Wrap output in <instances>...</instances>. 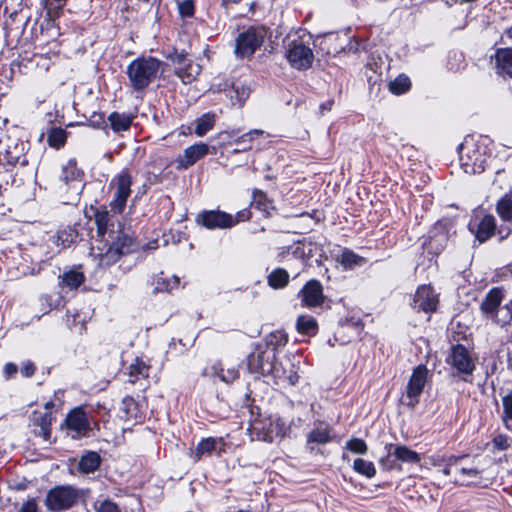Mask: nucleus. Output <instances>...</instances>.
Returning a JSON list of instances; mask_svg holds the SVG:
<instances>
[{"instance_id": "obj_1", "label": "nucleus", "mask_w": 512, "mask_h": 512, "mask_svg": "<svg viewBox=\"0 0 512 512\" xmlns=\"http://www.w3.org/2000/svg\"><path fill=\"white\" fill-rule=\"evenodd\" d=\"M105 241L108 243L107 250L98 254L100 265L109 266L116 262L122 255L129 254L133 251L135 243L129 229L118 222L116 229H111L109 238Z\"/></svg>"}, {"instance_id": "obj_2", "label": "nucleus", "mask_w": 512, "mask_h": 512, "mask_svg": "<svg viewBox=\"0 0 512 512\" xmlns=\"http://www.w3.org/2000/svg\"><path fill=\"white\" fill-rule=\"evenodd\" d=\"M161 62L155 58H139L134 60L127 68L131 86L136 90L147 87L157 76Z\"/></svg>"}, {"instance_id": "obj_3", "label": "nucleus", "mask_w": 512, "mask_h": 512, "mask_svg": "<svg viewBox=\"0 0 512 512\" xmlns=\"http://www.w3.org/2000/svg\"><path fill=\"white\" fill-rule=\"evenodd\" d=\"M266 37L267 29L265 27H249L239 34L235 53L241 58L250 57L264 43Z\"/></svg>"}, {"instance_id": "obj_4", "label": "nucleus", "mask_w": 512, "mask_h": 512, "mask_svg": "<svg viewBox=\"0 0 512 512\" xmlns=\"http://www.w3.org/2000/svg\"><path fill=\"white\" fill-rule=\"evenodd\" d=\"M78 492L71 486H58L51 489L46 496V505L50 510H66L78 500Z\"/></svg>"}, {"instance_id": "obj_5", "label": "nucleus", "mask_w": 512, "mask_h": 512, "mask_svg": "<svg viewBox=\"0 0 512 512\" xmlns=\"http://www.w3.org/2000/svg\"><path fill=\"white\" fill-rule=\"evenodd\" d=\"M287 59L293 68L304 70L311 67L314 54L303 42L293 40L288 45Z\"/></svg>"}, {"instance_id": "obj_6", "label": "nucleus", "mask_w": 512, "mask_h": 512, "mask_svg": "<svg viewBox=\"0 0 512 512\" xmlns=\"http://www.w3.org/2000/svg\"><path fill=\"white\" fill-rule=\"evenodd\" d=\"M427 374L428 370L424 365H419L413 370L406 389L407 401H404L408 407L414 408L418 404V397L425 387Z\"/></svg>"}, {"instance_id": "obj_7", "label": "nucleus", "mask_w": 512, "mask_h": 512, "mask_svg": "<svg viewBox=\"0 0 512 512\" xmlns=\"http://www.w3.org/2000/svg\"><path fill=\"white\" fill-rule=\"evenodd\" d=\"M450 362L454 369L457 370L459 374L464 376L471 375L475 370V360L472 357L470 351L463 345H456L453 347ZM466 380L465 377H463Z\"/></svg>"}, {"instance_id": "obj_8", "label": "nucleus", "mask_w": 512, "mask_h": 512, "mask_svg": "<svg viewBox=\"0 0 512 512\" xmlns=\"http://www.w3.org/2000/svg\"><path fill=\"white\" fill-rule=\"evenodd\" d=\"M249 218V212H242L239 214V219H236V221L233 220L232 216L220 212V211H208L203 213L200 216V221L203 224V226L213 229V228H228L233 226L235 223H237L240 220H245Z\"/></svg>"}, {"instance_id": "obj_9", "label": "nucleus", "mask_w": 512, "mask_h": 512, "mask_svg": "<svg viewBox=\"0 0 512 512\" xmlns=\"http://www.w3.org/2000/svg\"><path fill=\"white\" fill-rule=\"evenodd\" d=\"M132 184L131 176L123 171L116 177V195L114 200L111 202V209L117 213H121L125 206L127 198L130 195V187Z\"/></svg>"}, {"instance_id": "obj_10", "label": "nucleus", "mask_w": 512, "mask_h": 512, "mask_svg": "<svg viewBox=\"0 0 512 512\" xmlns=\"http://www.w3.org/2000/svg\"><path fill=\"white\" fill-rule=\"evenodd\" d=\"M253 430L262 433L265 441L272 442L275 438H283L286 435L285 423L277 418L274 422L270 421L266 427L261 421L255 420L252 423Z\"/></svg>"}, {"instance_id": "obj_11", "label": "nucleus", "mask_w": 512, "mask_h": 512, "mask_svg": "<svg viewBox=\"0 0 512 512\" xmlns=\"http://www.w3.org/2000/svg\"><path fill=\"white\" fill-rule=\"evenodd\" d=\"M302 303L307 307H317L323 304V288L319 281H309L301 290Z\"/></svg>"}, {"instance_id": "obj_12", "label": "nucleus", "mask_w": 512, "mask_h": 512, "mask_svg": "<svg viewBox=\"0 0 512 512\" xmlns=\"http://www.w3.org/2000/svg\"><path fill=\"white\" fill-rule=\"evenodd\" d=\"M21 144L10 137L0 140V161L6 164H16L22 155Z\"/></svg>"}, {"instance_id": "obj_13", "label": "nucleus", "mask_w": 512, "mask_h": 512, "mask_svg": "<svg viewBox=\"0 0 512 512\" xmlns=\"http://www.w3.org/2000/svg\"><path fill=\"white\" fill-rule=\"evenodd\" d=\"M414 308L428 312L436 309L438 299L430 286H421L414 296Z\"/></svg>"}, {"instance_id": "obj_14", "label": "nucleus", "mask_w": 512, "mask_h": 512, "mask_svg": "<svg viewBox=\"0 0 512 512\" xmlns=\"http://www.w3.org/2000/svg\"><path fill=\"white\" fill-rule=\"evenodd\" d=\"M471 225V230L475 231V236L480 242H485L494 235L496 229V219L493 215H484L478 222Z\"/></svg>"}, {"instance_id": "obj_15", "label": "nucleus", "mask_w": 512, "mask_h": 512, "mask_svg": "<svg viewBox=\"0 0 512 512\" xmlns=\"http://www.w3.org/2000/svg\"><path fill=\"white\" fill-rule=\"evenodd\" d=\"M207 144L199 143L192 145L184 150V154L178 158V164L181 168L192 166L196 161L204 157L208 153Z\"/></svg>"}, {"instance_id": "obj_16", "label": "nucleus", "mask_w": 512, "mask_h": 512, "mask_svg": "<svg viewBox=\"0 0 512 512\" xmlns=\"http://www.w3.org/2000/svg\"><path fill=\"white\" fill-rule=\"evenodd\" d=\"M503 297L504 293L500 288L490 290L480 305L481 312L491 319L499 309Z\"/></svg>"}, {"instance_id": "obj_17", "label": "nucleus", "mask_w": 512, "mask_h": 512, "mask_svg": "<svg viewBox=\"0 0 512 512\" xmlns=\"http://www.w3.org/2000/svg\"><path fill=\"white\" fill-rule=\"evenodd\" d=\"M494 59L498 73L512 77V48L498 49Z\"/></svg>"}, {"instance_id": "obj_18", "label": "nucleus", "mask_w": 512, "mask_h": 512, "mask_svg": "<svg viewBox=\"0 0 512 512\" xmlns=\"http://www.w3.org/2000/svg\"><path fill=\"white\" fill-rule=\"evenodd\" d=\"M95 223L98 235L104 240L109 238V232L111 229L117 228V225L110 221L109 213L107 211H96Z\"/></svg>"}, {"instance_id": "obj_19", "label": "nucleus", "mask_w": 512, "mask_h": 512, "mask_svg": "<svg viewBox=\"0 0 512 512\" xmlns=\"http://www.w3.org/2000/svg\"><path fill=\"white\" fill-rule=\"evenodd\" d=\"M456 481L461 485L476 484L481 479V471L477 468L461 467L456 471Z\"/></svg>"}, {"instance_id": "obj_20", "label": "nucleus", "mask_w": 512, "mask_h": 512, "mask_svg": "<svg viewBox=\"0 0 512 512\" xmlns=\"http://www.w3.org/2000/svg\"><path fill=\"white\" fill-rule=\"evenodd\" d=\"M67 426L70 430H73L77 433H81L87 429V418L85 413L80 410H75L71 412L67 417Z\"/></svg>"}, {"instance_id": "obj_21", "label": "nucleus", "mask_w": 512, "mask_h": 512, "mask_svg": "<svg viewBox=\"0 0 512 512\" xmlns=\"http://www.w3.org/2000/svg\"><path fill=\"white\" fill-rule=\"evenodd\" d=\"M82 174V171L77 168L75 160H69L62 168V180L65 184L76 182L79 187Z\"/></svg>"}, {"instance_id": "obj_22", "label": "nucleus", "mask_w": 512, "mask_h": 512, "mask_svg": "<svg viewBox=\"0 0 512 512\" xmlns=\"http://www.w3.org/2000/svg\"><path fill=\"white\" fill-rule=\"evenodd\" d=\"M200 71L201 66L199 64L190 62L185 67H178L176 74L181 78L183 83L188 84L197 78Z\"/></svg>"}, {"instance_id": "obj_23", "label": "nucleus", "mask_w": 512, "mask_h": 512, "mask_svg": "<svg viewBox=\"0 0 512 512\" xmlns=\"http://www.w3.org/2000/svg\"><path fill=\"white\" fill-rule=\"evenodd\" d=\"M101 463V458L96 452H88L79 461V469L83 473L95 471Z\"/></svg>"}, {"instance_id": "obj_24", "label": "nucleus", "mask_w": 512, "mask_h": 512, "mask_svg": "<svg viewBox=\"0 0 512 512\" xmlns=\"http://www.w3.org/2000/svg\"><path fill=\"white\" fill-rule=\"evenodd\" d=\"M296 327L299 333L309 336L315 335L318 330L316 320L310 316H299Z\"/></svg>"}, {"instance_id": "obj_25", "label": "nucleus", "mask_w": 512, "mask_h": 512, "mask_svg": "<svg viewBox=\"0 0 512 512\" xmlns=\"http://www.w3.org/2000/svg\"><path fill=\"white\" fill-rule=\"evenodd\" d=\"M497 325L505 326L512 321V300L504 306H500L491 318Z\"/></svg>"}, {"instance_id": "obj_26", "label": "nucleus", "mask_w": 512, "mask_h": 512, "mask_svg": "<svg viewBox=\"0 0 512 512\" xmlns=\"http://www.w3.org/2000/svg\"><path fill=\"white\" fill-rule=\"evenodd\" d=\"M216 448V440L213 438L203 439L197 447L191 451V456L195 461L201 459V457L205 454H210Z\"/></svg>"}, {"instance_id": "obj_27", "label": "nucleus", "mask_w": 512, "mask_h": 512, "mask_svg": "<svg viewBox=\"0 0 512 512\" xmlns=\"http://www.w3.org/2000/svg\"><path fill=\"white\" fill-rule=\"evenodd\" d=\"M109 121L113 130L119 132L125 131L130 127L132 118L129 115L112 113L109 116Z\"/></svg>"}, {"instance_id": "obj_28", "label": "nucleus", "mask_w": 512, "mask_h": 512, "mask_svg": "<svg viewBox=\"0 0 512 512\" xmlns=\"http://www.w3.org/2000/svg\"><path fill=\"white\" fill-rule=\"evenodd\" d=\"M249 365L256 366V368L263 374L271 371L269 356H267L265 352H260L256 356L251 354L249 357Z\"/></svg>"}, {"instance_id": "obj_29", "label": "nucleus", "mask_w": 512, "mask_h": 512, "mask_svg": "<svg viewBox=\"0 0 512 512\" xmlns=\"http://www.w3.org/2000/svg\"><path fill=\"white\" fill-rule=\"evenodd\" d=\"M394 455L398 460L403 462L418 463L420 461L419 454L406 446H396Z\"/></svg>"}, {"instance_id": "obj_30", "label": "nucleus", "mask_w": 512, "mask_h": 512, "mask_svg": "<svg viewBox=\"0 0 512 512\" xmlns=\"http://www.w3.org/2000/svg\"><path fill=\"white\" fill-rule=\"evenodd\" d=\"M289 275L284 269H276L268 276V283L275 289L283 288L288 284Z\"/></svg>"}, {"instance_id": "obj_31", "label": "nucleus", "mask_w": 512, "mask_h": 512, "mask_svg": "<svg viewBox=\"0 0 512 512\" xmlns=\"http://www.w3.org/2000/svg\"><path fill=\"white\" fill-rule=\"evenodd\" d=\"M496 211L502 220L512 221V198L502 197L496 205Z\"/></svg>"}, {"instance_id": "obj_32", "label": "nucleus", "mask_w": 512, "mask_h": 512, "mask_svg": "<svg viewBox=\"0 0 512 512\" xmlns=\"http://www.w3.org/2000/svg\"><path fill=\"white\" fill-rule=\"evenodd\" d=\"M66 131L59 127H54L48 132L47 141L51 147L60 148L66 142Z\"/></svg>"}, {"instance_id": "obj_33", "label": "nucleus", "mask_w": 512, "mask_h": 512, "mask_svg": "<svg viewBox=\"0 0 512 512\" xmlns=\"http://www.w3.org/2000/svg\"><path fill=\"white\" fill-rule=\"evenodd\" d=\"M33 421L40 426L41 434L45 440H48L50 437V424H51V416L48 412L42 414L35 412Z\"/></svg>"}, {"instance_id": "obj_34", "label": "nucleus", "mask_w": 512, "mask_h": 512, "mask_svg": "<svg viewBox=\"0 0 512 512\" xmlns=\"http://www.w3.org/2000/svg\"><path fill=\"white\" fill-rule=\"evenodd\" d=\"M308 441L325 444L330 441V431L327 427H317L313 429L308 435Z\"/></svg>"}, {"instance_id": "obj_35", "label": "nucleus", "mask_w": 512, "mask_h": 512, "mask_svg": "<svg viewBox=\"0 0 512 512\" xmlns=\"http://www.w3.org/2000/svg\"><path fill=\"white\" fill-rule=\"evenodd\" d=\"M84 275L81 272L69 271L64 274L62 283L70 289L78 288L84 282Z\"/></svg>"}, {"instance_id": "obj_36", "label": "nucleus", "mask_w": 512, "mask_h": 512, "mask_svg": "<svg viewBox=\"0 0 512 512\" xmlns=\"http://www.w3.org/2000/svg\"><path fill=\"white\" fill-rule=\"evenodd\" d=\"M353 468L356 472L363 474L369 478L373 477L376 474L374 464L362 458H358L354 461Z\"/></svg>"}, {"instance_id": "obj_37", "label": "nucleus", "mask_w": 512, "mask_h": 512, "mask_svg": "<svg viewBox=\"0 0 512 512\" xmlns=\"http://www.w3.org/2000/svg\"><path fill=\"white\" fill-rule=\"evenodd\" d=\"M411 82L405 75L398 76L394 81L389 83V89L394 94H401L409 90Z\"/></svg>"}, {"instance_id": "obj_38", "label": "nucleus", "mask_w": 512, "mask_h": 512, "mask_svg": "<svg viewBox=\"0 0 512 512\" xmlns=\"http://www.w3.org/2000/svg\"><path fill=\"white\" fill-rule=\"evenodd\" d=\"M214 122H215L214 115H211V114L203 115L197 121V126H196L195 133L198 136L205 135L210 129L213 128Z\"/></svg>"}, {"instance_id": "obj_39", "label": "nucleus", "mask_w": 512, "mask_h": 512, "mask_svg": "<svg viewBox=\"0 0 512 512\" xmlns=\"http://www.w3.org/2000/svg\"><path fill=\"white\" fill-rule=\"evenodd\" d=\"M213 374L217 375L223 382L232 383L238 378V370L235 368H228L225 370L223 367L214 366Z\"/></svg>"}, {"instance_id": "obj_40", "label": "nucleus", "mask_w": 512, "mask_h": 512, "mask_svg": "<svg viewBox=\"0 0 512 512\" xmlns=\"http://www.w3.org/2000/svg\"><path fill=\"white\" fill-rule=\"evenodd\" d=\"M149 372V367L142 361L136 360L135 363L131 364L129 367V375L133 377L131 382L134 383L138 376L147 377Z\"/></svg>"}, {"instance_id": "obj_41", "label": "nucleus", "mask_w": 512, "mask_h": 512, "mask_svg": "<svg viewBox=\"0 0 512 512\" xmlns=\"http://www.w3.org/2000/svg\"><path fill=\"white\" fill-rule=\"evenodd\" d=\"M264 132L259 129L251 130L248 133L243 134L235 140V143L242 147V150H248L251 148V142L256 136L262 135Z\"/></svg>"}, {"instance_id": "obj_42", "label": "nucleus", "mask_w": 512, "mask_h": 512, "mask_svg": "<svg viewBox=\"0 0 512 512\" xmlns=\"http://www.w3.org/2000/svg\"><path fill=\"white\" fill-rule=\"evenodd\" d=\"M340 262L345 267L352 268L355 265H360L364 262V259L350 250H345L341 254Z\"/></svg>"}, {"instance_id": "obj_43", "label": "nucleus", "mask_w": 512, "mask_h": 512, "mask_svg": "<svg viewBox=\"0 0 512 512\" xmlns=\"http://www.w3.org/2000/svg\"><path fill=\"white\" fill-rule=\"evenodd\" d=\"M346 449L356 454H366L368 451L367 444L360 438H352L346 442Z\"/></svg>"}, {"instance_id": "obj_44", "label": "nucleus", "mask_w": 512, "mask_h": 512, "mask_svg": "<svg viewBox=\"0 0 512 512\" xmlns=\"http://www.w3.org/2000/svg\"><path fill=\"white\" fill-rule=\"evenodd\" d=\"M493 446L501 451L507 450L509 447V439L506 435L500 434L497 435L493 441Z\"/></svg>"}, {"instance_id": "obj_45", "label": "nucleus", "mask_w": 512, "mask_h": 512, "mask_svg": "<svg viewBox=\"0 0 512 512\" xmlns=\"http://www.w3.org/2000/svg\"><path fill=\"white\" fill-rule=\"evenodd\" d=\"M118 510V505L110 500L101 501L100 506L97 507V512H117Z\"/></svg>"}, {"instance_id": "obj_46", "label": "nucleus", "mask_w": 512, "mask_h": 512, "mask_svg": "<svg viewBox=\"0 0 512 512\" xmlns=\"http://www.w3.org/2000/svg\"><path fill=\"white\" fill-rule=\"evenodd\" d=\"M503 406H504V420L512 419V395H506L503 398Z\"/></svg>"}, {"instance_id": "obj_47", "label": "nucleus", "mask_w": 512, "mask_h": 512, "mask_svg": "<svg viewBox=\"0 0 512 512\" xmlns=\"http://www.w3.org/2000/svg\"><path fill=\"white\" fill-rule=\"evenodd\" d=\"M179 11L183 16H191L194 11L193 3L191 1H185L179 5Z\"/></svg>"}, {"instance_id": "obj_48", "label": "nucleus", "mask_w": 512, "mask_h": 512, "mask_svg": "<svg viewBox=\"0 0 512 512\" xmlns=\"http://www.w3.org/2000/svg\"><path fill=\"white\" fill-rule=\"evenodd\" d=\"M287 340V336L284 333L277 332L271 335L270 344L285 345Z\"/></svg>"}, {"instance_id": "obj_49", "label": "nucleus", "mask_w": 512, "mask_h": 512, "mask_svg": "<svg viewBox=\"0 0 512 512\" xmlns=\"http://www.w3.org/2000/svg\"><path fill=\"white\" fill-rule=\"evenodd\" d=\"M35 371V367H34V364L32 362H27L22 368H21V373L26 376V377H30L31 375H33Z\"/></svg>"}, {"instance_id": "obj_50", "label": "nucleus", "mask_w": 512, "mask_h": 512, "mask_svg": "<svg viewBox=\"0 0 512 512\" xmlns=\"http://www.w3.org/2000/svg\"><path fill=\"white\" fill-rule=\"evenodd\" d=\"M170 58L172 61L178 65H181L185 61V54L184 53H175L173 55H170Z\"/></svg>"}, {"instance_id": "obj_51", "label": "nucleus", "mask_w": 512, "mask_h": 512, "mask_svg": "<svg viewBox=\"0 0 512 512\" xmlns=\"http://www.w3.org/2000/svg\"><path fill=\"white\" fill-rule=\"evenodd\" d=\"M253 199H254V202L261 204L262 201H264L266 199V195L261 190H255L253 192Z\"/></svg>"}, {"instance_id": "obj_52", "label": "nucleus", "mask_w": 512, "mask_h": 512, "mask_svg": "<svg viewBox=\"0 0 512 512\" xmlns=\"http://www.w3.org/2000/svg\"><path fill=\"white\" fill-rule=\"evenodd\" d=\"M4 371L8 377L12 376L17 372V366L13 363H8L5 365Z\"/></svg>"}, {"instance_id": "obj_53", "label": "nucleus", "mask_w": 512, "mask_h": 512, "mask_svg": "<svg viewBox=\"0 0 512 512\" xmlns=\"http://www.w3.org/2000/svg\"><path fill=\"white\" fill-rule=\"evenodd\" d=\"M460 161H462V157H460ZM461 166L465 173H475V171H476L474 165H472L468 162H461Z\"/></svg>"}, {"instance_id": "obj_54", "label": "nucleus", "mask_w": 512, "mask_h": 512, "mask_svg": "<svg viewBox=\"0 0 512 512\" xmlns=\"http://www.w3.org/2000/svg\"><path fill=\"white\" fill-rule=\"evenodd\" d=\"M298 379H299V376L297 375V373H292L288 377V380L291 385H295L298 382Z\"/></svg>"}, {"instance_id": "obj_55", "label": "nucleus", "mask_w": 512, "mask_h": 512, "mask_svg": "<svg viewBox=\"0 0 512 512\" xmlns=\"http://www.w3.org/2000/svg\"><path fill=\"white\" fill-rule=\"evenodd\" d=\"M169 286H170V283H167L165 286V290L170 291L172 289V287H169ZM155 290L162 291V290H164V288L156 287Z\"/></svg>"}, {"instance_id": "obj_56", "label": "nucleus", "mask_w": 512, "mask_h": 512, "mask_svg": "<svg viewBox=\"0 0 512 512\" xmlns=\"http://www.w3.org/2000/svg\"><path fill=\"white\" fill-rule=\"evenodd\" d=\"M51 406H53V403H52V402H48V403H46V405H45L46 409L50 408Z\"/></svg>"}, {"instance_id": "obj_57", "label": "nucleus", "mask_w": 512, "mask_h": 512, "mask_svg": "<svg viewBox=\"0 0 512 512\" xmlns=\"http://www.w3.org/2000/svg\"><path fill=\"white\" fill-rule=\"evenodd\" d=\"M177 284H178V279L175 277V278L173 279V285H177Z\"/></svg>"}, {"instance_id": "obj_58", "label": "nucleus", "mask_w": 512, "mask_h": 512, "mask_svg": "<svg viewBox=\"0 0 512 512\" xmlns=\"http://www.w3.org/2000/svg\"><path fill=\"white\" fill-rule=\"evenodd\" d=\"M22 512H31L30 508H27L26 511L22 510Z\"/></svg>"}]
</instances>
